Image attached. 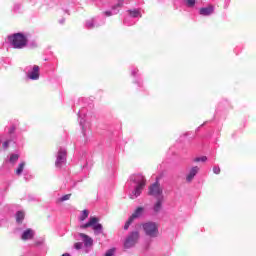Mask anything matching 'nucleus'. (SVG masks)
I'll use <instances>...</instances> for the list:
<instances>
[{"label":"nucleus","mask_w":256,"mask_h":256,"mask_svg":"<svg viewBox=\"0 0 256 256\" xmlns=\"http://www.w3.org/2000/svg\"><path fill=\"white\" fill-rule=\"evenodd\" d=\"M130 199H137L141 193H143V189H145V185L147 180H145V176L142 174H134L130 176Z\"/></svg>","instance_id":"nucleus-1"},{"label":"nucleus","mask_w":256,"mask_h":256,"mask_svg":"<svg viewBox=\"0 0 256 256\" xmlns=\"http://www.w3.org/2000/svg\"><path fill=\"white\" fill-rule=\"evenodd\" d=\"M8 41L14 49H24V47H27V36L22 33L8 36Z\"/></svg>","instance_id":"nucleus-2"},{"label":"nucleus","mask_w":256,"mask_h":256,"mask_svg":"<svg viewBox=\"0 0 256 256\" xmlns=\"http://www.w3.org/2000/svg\"><path fill=\"white\" fill-rule=\"evenodd\" d=\"M88 227H92L95 235L103 233V225L99 224V218L97 217H90L86 224L80 225V229H87Z\"/></svg>","instance_id":"nucleus-3"},{"label":"nucleus","mask_w":256,"mask_h":256,"mask_svg":"<svg viewBox=\"0 0 256 256\" xmlns=\"http://www.w3.org/2000/svg\"><path fill=\"white\" fill-rule=\"evenodd\" d=\"M143 230L148 237H157L159 235V228L157 227V224L154 222H146L143 224Z\"/></svg>","instance_id":"nucleus-4"},{"label":"nucleus","mask_w":256,"mask_h":256,"mask_svg":"<svg viewBox=\"0 0 256 256\" xmlns=\"http://www.w3.org/2000/svg\"><path fill=\"white\" fill-rule=\"evenodd\" d=\"M149 195L155 197L156 199H163L165 196L163 195V188L159 182H155L149 187Z\"/></svg>","instance_id":"nucleus-5"},{"label":"nucleus","mask_w":256,"mask_h":256,"mask_svg":"<svg viewBox=\"0 0 256 256\" xmlns=\"http://www.w3.org/2000/svg\"><path fill=\"white\" fill-rule=\"evenodd\" d=\"M137 241H139V232H132L130 235H128L124 242L125 249H131V247H135Z\"/></svg>","instance_id":"nucleus-6"},{"label":"nucleus","mask_w":256,"mask_h":256,"mask_svg":"<svg viewBox=\"0 0 256 256\" xmlns=\"http://www.w3.org/2000/svg\"><path fill=\"white\" fill-rule=\"evenodd\" d=\"M66 161H67V151L65 149H60L57 154L55 166L58 168L63 167Z\"/></svg>","instance_id":"nucleus-7"},{"label":"nucleus","mask_w":256,"mask_h":256,"mask_svg":"<svg viewBox=\"0 0 256 256\" xmlns=\"http://www.w3.org/2000/svg\"><path fill=\"white\" fill-rule=\"evenodd\" d=\"M27 77L32 81H37L39 79V66L34 65L31 70H28Z\"/></svg>","instance_id":"nucleus-8"},{"label":"nucleus","mask_w":256,"mask_h":256,"mask_svg":"<svg viewBox=\"0 0 256 256\" xmlns=\"http://www.w3.org/2000/svg\"><path fill=\"white\" fill-rule=\"evenodd\" d=\"M78 237L81 241H83L85 247H92L93 246V238L89 237V235L79 233Z\"/></svg>","instance_id":"nucleus-9"},{"label":"nucleus","mask_w":256,"mask_h":256,"mask_svg":"<svg viewBox=\"0 0 256 256\" xmlns=\"http://www.w3.org/2000/svg\"><path fill=\"white\" fill-rule=\"evenodd\" d=\"M164 201H165V198H156V202L153 205L154 213H161V209H163Z\"/></svg>","instance_id":"nucleus-10"},{"label":"nucleus","mask_w":256,"mask_h":256,"mask_svg":"<svg viewBox=\"0 0 256 256\" xmlns=\"http://www.w3.org/2000/svg\"><path fill=\"white\" fill-rule=\"evenodd\" d=\"M197 173H199V167L197 166L192 167L186 176V181L188 183H191L193 179H195V175H197Z\"/></svg>","instance_id":"nucleus-11"},{"label":"nucleus","mask_w":256,"mask_h":256,"mask_svg":"<svg viewBox=\"0 0 256 256\" xmlns=\"http://www.w3.org/2000/svg\"><path fill=\"white\" fill-rule=\"evenodd\" d=\"M145 214V208L144 207H138L133 214L130 216V218L132 219V221H135V219H139L141 217H143V215Z\"/></svg>","instance_id":"nucleus-12"},{"label":"nucleus","mask_w":256,"mask_h":256,"mask_svg":"<svg viewBox=\"0 0 256 256\" xmlns=\"http://www.w3.org/2000/svg\"><path fill=\"white\" fill-rule=\"evenodd\" d=\"M35 236V231L33 229H27L22 233L21 239L22 241H29V239H33Z\"/></svg>","instance_id":"nucleus-13"},{"label":"nucleus","mask_w":256,"mask_h":256,"mask_svg":"<svg viewBox=\"0 0 256 256\" xmlns=\"http://www.w3.org/2000/svg\"><path fill=\"white\" fill-rule=\"evenodd\" d=\"M213 11H214L213 6L204 7L200 9V15L207 17L209 15H212Z\"/></svg>","instance_id":"nucleus-14"},{"label":"nucleus","mask_w":256,"mask_h":256,"mask_svg":"<svg viewBox=\"0 0 256 256\" xmlns=\"http://www.w3.org/2000/svg\"><path fill=\"white\" fill-rule=\"evenodd\" d=\"M128 13L130 17H132L133 19H137V17H141V11L137 9L128 10Z\"/></svg>","instance_id":"nucleus-15"},{"label":"nucleus","mask_w":256,"mask_h":256,"mask_svg":"<svg viewBox=\"0 0 256 256\" xmlns=\"http://www.w3.org/2000/svg\"><path fill=\"white\" fill-rule=\"evenodd\" d=\"M23 219H25V212L23 211H18L16 213V221L17 223H22L23 222Z\"/></svg>","instance_id":"nucleus-16"},{"label":"nucleus","mask_w":256,"mask_h":256,"mask_svg":"<svg viewBox=\"0 0 256 256\" xmlns=\"http://www.w3.org/2000/svg\"><path fill=\"white\" fill-rule=\"evenodd\" d=\"M86 27L87 29H93V27H97V24H95V19L87 20Z\"/></svg>","instance_id":"nucleus-17"},{"label":"nucleus","mask_w":256,"mask_h":256,"mask_svg":"<svg viewBox=\"0 0 256 256\" xmlns=\"http://www.w3.org/2000/svg\"><path fill=\"white\" fill-rule=\"evenodd\" d=\"M87 217H89V211L88 210H83L81 212L80 217H79V221H85V219H87Z\"/></svg>","instance_id":"nucleus-18"},{"label":"nucleus","mask_w":256,"mask_h":256,"mask_svg":"<svg viewBox=\"0 0 256 256\" xmlns=\"http://www.w3.org/2000/svg\"><path fill=\"white\" fill-rule=\"evenodd\" d=\"M23 169H25V162H21L16 170V175H21L23 173Z\"/></svg>","instance_id":"nucleus-19"},{"label":"nucleus","mask_w":256,"mask_h":256,"mask_svg":"<svg viewBox=\"0 0 256 256\" xmlns=\"http://www.w3.org/2000/svg\"><path fill=\"white\" fill-rule=\"evenodd\" d=\"M117 13H119V10H115V7L113 8L112 11H106V12H104V14L106 15V17H111V15H117Z\"/></svg>","instance_id":"nucleus-20"},{"label":"nucleus","mask_w":256,"mask_h":256,"mask_svg":"<svg viewBox=\"0 0 256 256\" xmlns=\"http://www.w3.org/2000/svg\"><path fill=\"white\" fill-rule=\"evenodd\" d=\"M187 7H195L196 0H184Z\"/></svg>","instance_id":"nucleus-21"},{"label":"nucleus","mask_w":256,"mask_h":256,"mask_svg":"<svg viewBox=\"0 0 256 256\" xmlns=\"http://www.w3.org/2000/svg\"><path fill=\"white\" fill-rule=\"evenodd\" d=\"M18 159H19V155H17V154H12V155L10 156V163H15V162H17Z\"/></svg>","instance_id":"nucleus-22"},{"label":"nucleus","mask_w":256,"mask_h":256,"mask_svg":"<svg viewBox=\"0 0 256 256\" xmlns=\"http://www.w3.org/2000/svg\"><path fill=\"white\" fill-rule=\"evenodd\" d=\"M69 199H71V194H66L59 198V201L63 203V201H69Z\"/></svg>","instance_id":"nucleus-23"},{"label":"nucleus","mask_w":256,"mask_h":256,"mask_svg":"<svg viewBox=\"0 0 256 256\" xmlns=\"http://www.w3.org/2000/svg\"><path fill=\"white\" fill-rule=\"evenodd\" d=\"M194 161L196 163H199L200 161H202V163H205V161H207V158H206V156H202V157H198V158L194 159Z\"/></svg>","instance_id":"nucleus-24"},{"label":"nucleus","mask_w":256,"mask_h":256,"mask_svg":"<svg viewBox=\"0 0 256 256\" xmlns=\"http://www.w3.org/2000/svg\"><path fill=\"white\" fill-rule=\"evenodd\" d=\"M131 223H133V220L129 217L128 221L124 225L125 231H127V229H129Z\"/></svg>","instance_id":"nucleus-25"},{"label":"nucleus","mask_w":256,"mask_h":256,"mask_svg":"<svg viewBox=\"0 0 256 256\" xmlns=\"http://www.w3.org/2000/svg\"><path fill=\"white\" fill-rule=\"evenodd\" d=\"M115 255V249H110L105 253V256H113Z\"/></svg>","instance_id":"nucleus-26"},{"label":"nucleus","mask_w":256,"mask_h":256,"mask_svg":"<svg viewBox=\"0 0 256 256\" xmlns=\"http://www.w3.org/2000/svg\"><path fill=\"white\" fill-rule=\"evenodd\" d=\"M213 173H215V175H219V174L221 173V168L215 166V167L213 168Z\"/></svg>","instance_id":"nucleus-27"},{"label":"nucleus","mask_w":256,"mask_h":256,"mask_svg":"<svg viewBox=\"0 0 256 256\" xmlns=\"http://www.w3.org/2000/svg\"><path fill=\"white\" fill-rule=\"evenodd\" d=\"M83 247V243L81 242H77L74 244V248H76L77 250L81 249Z\"/></svg>","instance_id":"nucleus-28"},{"label":"nucleus","mask_w":256,"mask_h":256,"mask_svg":"<svg viewBox=\"0 0 256 256\" xmlns=\"http://www.w3.org/2000/svg\"><path fill=\"white\" fill-rule=\"evenodd\" d=\"M83 123H84V120H83V119H80V125H81L82 131H83V133H84V135H85V125H84Z\"/></svg>","instance_id":"nucleus-29"},{"label":"nucleus","mask_w":256,"mask_h":256,"mask_svg":"<svg viewBox=\"0 0 256 256\" xmlns=\"http://www.w3.org/2000/svg\"><path fill=\"white\" fill-rule=\"evenodd\" d=\"M8 147H9V141H5L3 143V149H8Z\"/></svg>","instance_id":"nucleus-30"},{"label":"nucleus","mask_w":256,"mask_h":256,"mask_svg":"<svg viewBox=\"0 0 256 256\" xmlns=\"http://www.w3.org/2000/svg\"><path fill=\"white\" fill-rule=\"evenodd\" d=\"M121 5H123V0H120V3H118V5L115 7H121Z\"/></svg>","instance_id":"nucleus-31"},{"label":"nucleus","mask_w":256,"mask_h":256,"mask_svg":"<svg viewBox=\"0 0 256 256\" xmlns=\"http://www.w3.org/2000/svg\"><path fill=\"white\" fill-rule=\"evenodd\" d=\"M137 69H135L134 71H132V75H134L135 76V73H137Z\"/></svg>","instance_id":"nucleus-32"},{"label":"nucleus","mask_w":256,"mask_h":256,"mask_svg":"<svg viewBox=\"0 0 256 256\" xmlns=\"http://www.w3.org/2000/svg\"><path fill=\"white\" fill-rule=\"evenodd\" d=\"M62 256H71V254L65 253V254H63Z\"/></svg>","instance_id":"nucleus-33"},{"label":"nucleus","mask_w":256,"mask_h":256,"mask_svg":"<svg viewBox=\"0 0 256 256\" xmlns=\"http://www.w3.org/2000/svg\"><path fill=\"white\" fill-rule=\"evenodd\" d=\"M60 23L61 24L65 23V19L60 20Z\"/></svg>","instance_id":"nucleus-34"},{"label":"nucleus","mask_w":256,"mask_h":256,"mask_svg":"<svg viewBox=\"0 0 256 256\" xmlns=\"http://www.w3.org/2000/svg\"><path fill=\"white\" fill-rule=\"evenodd\" d=\"M124 23H127V18L124 20Z\"/></svg>","instance_id":"nucleus-35"},{"label":"nucleus","mask_w":256,"mask_h":256,"mask_svg":"<svg viewBox=\"0 0 256 256\" xmlns=\"http://www.w3.org/2000/svg\"><path fill=\"white\" fill-rule=\"evenodd\" d=\"M79 117H81V112L78 113Z\"/></svg>","instance_id":"nucleus-36"}]
</instances>
